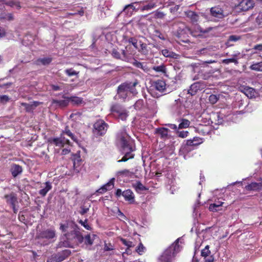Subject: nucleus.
<instances>
[{
	"mask_svg": "<svg viewBox=\"0 0 262 262\" xmlns=\"http://www.w3.org/2000/svg\"><path fill=\"white\" fill-rule=\"evenodd\" d=\"M125 108L119 104H113L111 107L112 113L115 116H118Z\"/></svg>",
	"mask_w": 262,
	"mask_h": 262,
	"instance_id": "obj_27",
	"label": "nucleus"
},
{
	"mask_svg": "<svg viewBox=\"0 0 262 262\" xmlns=\"http://www.w3.org/2000/svg\"><path fill=\"white\" fill-rule=\"evenodd\" d=\"M5 5L11 7H16L17 9L21 8L20 2L18 0H4Z\"/></svg>",
	"mask_w": 262,
	"mask_h": 262,
	"instance_id": "obj_32",
	"label": "nucleus"
},
{
	"mask_svg": "<svg viewBox=\"0 0 262 262\" xmlns=\"http://www.w3.org/2000/svg\"><path fill=\"white\" fill-rule=\"evenodd\" d=\"M210 11L211 15L214 17L222 19L225 16L224 10L221 6H215L211 8Z\"/></svg>",
	"mask_w": 262,
	"mask_h": 262,
	"instance_id": "obj_10",
	"label": "nucleus"
},
{
	"mask_svg": "<svg viewBox=\"0 0 262 262\" xmlns=\"http://www.w3.org/2000/svg\"><path fill=\"white\" fill-rule=\"evenodd\" d=\"M250 69L256 71H262V62L252 64L250 66Z\"/></svg>",
	"mask_w": 262,
	"mask_h": 262,
	"instance_id": "obj_39",
	"label": "nucleus"
},
{
	"mask_svg": "<svg viewBox=\"0 0 262 262\" xmlns=\"http://www.w3.org/2000/svg\"><path fill=\"white\" fill-rule=\"evenodd\" d=\"M218 97L215 95H211L209 97V100L212 104H215L218 101Z\"/></svg>",
	"mask_w": 262,
	"mask_h": 262,
	"instance_id": "obj_60",
	"label": "nucleus"
},
{
	"mask_svg": "<svg viewBox=\"0 0 262 262\" xmlns=\"http://www.w3.org/2000/svg\"><path fill=\"white\" fill-rule=\"evenodd\" d=\"M184 239L178 238L166 250H165V262H174L176 256L183 248Z\"/></svg>",
	"mask_w": 262,
	"mask_h": 262,
	"instance_id": "obj_1",
	"label": "nucleus"
},
{
	"mask_svg": "<svg viewBox=\"0 0 262 262\" xmlns=\"http://www.w3.org/2000/svg\"><path fill=\"white\" fill-rule=\"evenodd\" d=\"M154 86L157 91L162 93L164 92V81L157 80L154 82Z\"/></svg>",
	"mask_w": 262,
	"mask_h": 262,
	"instance_id": "obj_36",
	"label": "nucleus"
},
{
	"mask_svg": "<svg viewBox=\"0 0 262 262\" xmlns=\"http://www.w3.org/2000/svg\"><path fill=\"white\" fill-rule=\"evenodd\" d=\"M78 223L83 226L86 229L91 230L92 229L91 227L88 224V219H85L84 221L80 220Z\"/></svg>",
	"mask_w": 262,
	"mask_h": 262,
	"instance_id": "obj_52",
	"label": "nucleus"
},
{
	"mask_svg": "<svg viewBox=\"0 0 262 262\" xmlns=\"http://www.w3.org/2000/svg\"><path fill=\"white\" fill-rule=\"evenodd\" d=\"M168 128L165 127V143H167V146L166 150H167V152L168 155H172L174 150V146L173 145V143L174 141H172V143H171L170 144H168V142H171V138L168 137L167 135V133L166 134V132L167 133ZM174 139L172 138V140H173Z\"/></svg>",
	"mask_w": 262,
	"mask_h": 262,
	"instance_id": "obj_12",
	"label": "nucleus"
},
{
	"mask_svg": "<svg viewBox=\"0 0 262 262\" xmlns=\"http://www.w3.org/2000/svg\"><path fill=\"white\" fill-rule=\"evenodd\" d=\"M120 241L124 245L126 246L127 247L126 250L127 249H129V248L133 247L135 246L132 242L127 241L122 237L120 238Z\"/></svg>",
	"mask_w": 262,
	"mask_h": 262,
	"instance_id": "obj_47",
	"label": "nucleus"
},
{
	"mask_svg": "<svg viewBox=\"0 0 262 262\" xmlns=\"http://www.w3.org/2000/svg\"><path fill=\"white\" fill-rule=\"evenodd\" d=\"M48 141L51 143L59 147H63L64 142H66L67 144H70V142L69 140H66L64 141V139H61L60 138H50L48 140Z\"/></svg>",
	"mask_w": 262,
	"mask_h": 262,
	"instance_id": "obj_20",
	"label": "nucleus"
},
{
	"mask_svg": "<svg viewBox=\"0 0 262 262\" xmlns=\"http://www.w3.org/2000/svg\"><path fill=\"white\" fill-rule=\"evenodd\" d=\"M133 151H130V149L128 150L121 151L122 154H124V155L121 160L118 161V162H126L129 159L134 158L135 155L132 153Z\"/></svg>",
	"mask_w": 262,
	"mask_h": 262,
	"instance_id": "obj_29",
	"label": "nucleus"
},
{
	"mask_svg": "<svg viewBox=\"0 0 262 262\" xmlns=\"http://www.w3.org/2000/svg\"><path fill=\"white\" fill-rule=\"evenodd\" d=\"M194 128L195 132L203 136L208 134L211 131V127L206 125L200 124Z\"/></svg>",
	"mask_w": 262,
	"mask_h": 262,
	"instance_id": "obj_14",
	"label": "nucleus"
},
{
	"mask_svg": "<svg viewBox=\"0 0 262 262\" xmlns=\"http://www.w3.org/2000/svg\"><path fill=\"white\" fill-rule=\"evenodd\" d=\"M14 19L13 15L12 13H6L5 12L0 13V20L3 21L8 20L11 21Z\"/></svg>",
	"mask_w": 262,
	"mask_h": 262,
	"instance_id": "obj_37",
	"label": "nucleus"
},
{
	"mask_svg": "<svg viewBox=\"0 0 262 262\" xmlns=\"http://www.w3.org/2000/svg\"><path fill=\"white\" fill-rule=\"evenodd\" d=\"M56 236V231L54 229H46L39 231L36 235V238L42 241L46 245L50 240Z\"/></svg>",
	"mask_w": 262,
	"mask_h": 262,
	"instance_id": "obj_6",
	"label": "nucleus"
},
{
	"mask_svg": "<svg viewBox=\"0 0 262 262\" xmlns=\"http://www.w3.org/2000/svg\"><path fill=\"white\" fill-rule=\"evenodd\" d=\"M210 253L211 252L209 250V246L208 245L205 246V248L203 249L201 251V255L205 258H206L207 257H208Z\"/></svg>",
	"mask_w": 262,
	"mask_h": 262,
	"instance_id": "obj_46",
	"label": "nucleus"
},
{
	"mask_svg": "<svg viewBox=\"0 0 262 262\" xmlns=\"http://www.w3.org/2000/svg\"><path fill=\"white\" fill-rule=\"evenodd\" d=\"M249 191H259L262 189V182H252L245 187Z\"/></svg>",
	"mask_w": 262,
	"mask_h": 262,
	"instance_id": "obj_23",
	"label": "nucleus"
},
{
	"mask_svg": "<svg viewBox=\"0 0 262 262\" xmlns=\"http://www.w3.org/2000/svg\"><path fill=\"white\" fill-rule=\"evenodd\" d=\"M122 196L126 201L129 203H133L135 202V195L130 189H127L122 192Z\"/></svg>",
	"mask_w": 262,
	"mask_h": 262,
	"instance_id": "obj_19",
	"label": "nucleus"
},
{
	"mask_svg": "<svg viewBox=\"0 0 262 262\" xmlns=\"http://www.w3.org/2000/svg\"><path fill=\"white\" fill-rule=\"evenodd\" d=\"M4 198L7 203L10 206H14V205H16L18 203L17 194L13 192H11L9 194H5Z\"/></svg>",
	"mask_w": 262,
	"mask_h": 262,
	"instance_id": "obj_13",
	"label": "nucleus"
},
{
	"mask_svg": "<svg viewBox=\"0 0 262 262\" xmlns=\"http://www.w3.org/2000/svg\"><path fill=\"white\" fill-rule=\"evenodd\" d=\"M89 210V207H86L85 206H81L80 207V210L79 211V213L81 215H84L86 213H87Z\"/></svg>",
	"mask_w": 262,
	"mask_h": 262,
	"instance_id": "obj_63",
	"label": "nucleus"
},
{
	"mask_svg": "<svg viewBox=\"0 0 262 262\" xmlns=\"http://www.w3.org/2000/svg\"><path fill=\"white\" fill-rule=\"evenodd\" d=\"M222 62L223 63H225V64H229V63H231V62H233V63H234L236 64H238V63L237 60L236 59L234 58L223 59L222 60Z\"/></svg>",
	"mask_w": 262,
	"mask_h": 262,
	"instance_id": "obj_54",
	"label": "nucleus"
},
{
	"mask_svg": "<svg viewBox=\"0 0 262 262\" xmlns=\"http://www.w3.org/2000/svg\"><path fill=\"white\" fill-rule=\"evenodd\" d=\"M256 23L257 24L262 27V13H259L256 18Z\"/></svg>",
	"mask_w": 262,
	"mask_h": 262,
	"instance_id": "obj_64",
	"label": "nucleus"
},
{
	"mask_svg": "<svg viewBox=\"0 0 262 262\" xmlns=\"http://www.w3.org/2000/svg\"><path fill=\"white\" fill-rule=\"evenodd\" d=\"M152 69L156 72H161L164 73V64L162 63L159 66H154Z\"/></svg>",
	"mask_w": 262,
	"mask_h": 262,
	"instance_id": "obj_61",
	"label": "nucleus"
},
{
	"mask_svg": "<svg viewBox=\"0 0 262 262\" xmlns=\"http://www.w3.org/2000/svg\"><path fill=\"white\" fill-rule=\"evenodd\" d=\"M108 125L103 120H97L93 126V133L96 137L103 136L106 133Z\"/></svg>",
	"mask_w": 262,
	"mask_h": 262,
	"instance_id": "obj_5",
	"label": "nucleus"
},
{
	"mask_svg": "<svg viewBox=\"0 0 262 262\" xmlns=\"http://www.w3.org/2000/svg\"><path fill=\"white\" fill-rule=\"evenodd\" d=\"M71 229L70 232H68L64 234V236L68 241H73L77 244H81L84 241V237L82 233L79 230L78 226L75 224H71Z\"/></svg>",
	"mask_w": 262,
	"mask_h": 262,
	"instance_id": "obj_3",
	"label": "nucleus"
},
{
	"mask_svg": "<svg viewBox=\"0 0 262 262\" xmlns=\"http://www.w3.org/2000/svg\"><path fill=\"white\" fill-rule=\"evenodd\" d=\"M64 135L70 137L73 141L78 143V140L77 138L71 132L68 126H66L64 130H62L60 135V138L64 139V138L63 137Z\"/></svg>",
	"mask_w": 262,
	"mask_h": 262,
	"instance_id": "obj_22",
	"label": "nucleus"
},
{
	"mask_svg": "<svg viewBox=\"0 0 262 262\" xmlns=\"http://www.w3.org/2000/svg\"><path fill=\"white\" fill-rule=\"evenodd\" d=\"M10 100V98L7 95H0V103L6 104Z\"/></svg>",
	"mask_w": 262,
	"mask_h": 262,
	"instance_id": "obj_53",
	"label": "nucleus"
},
{
	"mask_svg": "<svg viewBox=\"0 0 262 262\" xmlns=\"http://www.w3.org/2000/svg\"><path fill=\"white\" fill-rule=\"evenodd\" d=\"M137 4L138 3L135 2L126 5L123 9V11L127 15H132L134 11H137L139 10V8H136L135 6V4Z\"/></svg>",
	"mask_w": 262,
	"mask_h": 262,
	"instance_id": "obj_26",
	"label": "nucleus"
},
{
	"mask_svg": "<svg viewBox=\"0 0 262 262\" xmlns=\"http://www.w3.org/2000/svg\"><path fill=\"white\" fill-rule=\"evenodd\" d=\"M177 134L178 137L182 138H185L188 136L189 133L187 131H184V130L179 131V130H178L177 132Z\"/></svg>",
	"mask_w": 262,
	"mask_h": 262,
	"instance_id": "obj_56",
	"label": "nucleus"
},
{
	"mask_svg": "<svg viewBox=\"0 0 262 262\" xmlns=\"http://www.w3.org/2000/svg\"><path fill=\"white\" fill-rule=\"evenodd\" d=\"M69 103V98H67L66 99H63V100H56V99H53L52 100V104H55L57 106L60 107H64L67 106Z\"/></svg>",
	"mask_w": 262,
	"mask_h": 262,
	"instance_id": "obj_31",
	"label": "nucleus"
},
{
	"mask_svg": "<svg viewBox=\"0 0 262 262\" xmlns=\"http://www.w3.org/2000/svg\"><path fill=\"white\" fill-rule=\"evenodd\" d=\"M165 57H172L173 58H177L178 55L173 52H169L167 50H165Z\"/></svg>",
	"mask_w": 262,
	"mask_h": 262,
	"instance_id": "obj_59",
	"label": "nucleus"
},
{
	"mask_svg": "<svg viewBox=\"0 0 262 262\" xmlns=\"http://www.w3.org/2000/svg\"><path fill=\"white\" fill-rule=\"evenodd\" d=\"M112 55L113 57L117 59L126 61L128 59L126 52L124 50H122L121 52L120 53L117 49H113L112 51Z\"/></svg>",
	"mask_w": 262,
	"mask_h": 262,
	"instance_id": "obj_11",
	"label": "nucleus"
},
{
	"mask_svg": "<svg viewBox=\"0 0 262 262\" xmlns=\"http://www.w3.org/2000/svg\"><path fill=\"white\" fill-rule=\"evenodd\" d=\"M242 91L249 98H252L255 94V90L250 87H245Z\"/></svg>",
	"mask_w": 262,
	"mask_h": 262,
	"instance_id": "obj_34",
	"label": "nucleus"
},
{
	"mask_svg": "<svg viewBox=\"0 0 262 262\" xmlns=\"http://www.w3.org/2000/svg\"><path fill=\"white\" fill-rule=\"evenodd\" d=\"M145 106V102L143 99H139L134 104V107L137 110H140Z\"/></svg>",
	"mask_w": 262,
	"mask_h": 262,
	"instance_id": "obj_40",
	"label": "nucleus"
},
{
	"mask_svg": "<svg viewBox=\"0 0 262 262\" xmlns=\"http://www.w3.org/2000/svg\"><path fill=\"white\" fill-rule=\"evenodd\" d=\"M96 237H97V235L95 234H92L91 235L90 234H89L85 236L83 241H84V243L86 245L91 246L93 245Z\"/></svg>",
	"mask_w": 262,
	"mask_h": 262,
	"instance_id": "obj_33",
	"label": "nucleus"
},
{
	"mask_svg": "<svg viewBox=\"0 0 262 262\" xmlns=\"http://www.w3.org/2000/svg\"><path fill=\"white\" fill-rule=\"evenodd\" d=\"M46 187L39 191V194L42 196L46 195L48 192L52 189V185L49 182L45 183Z\"/></svg>",
	"mask_w": 262,
	"mask_h": 262,
	"instance_id": "obj_35",
	"label": "nucleus"
},
{
	"mask_svg": "<svg viewBox=\"0 0 262 262\" xmlns=\"http://www.w3.org/2000/svg\"><path fill=\"white\" fill-rule=\"evenodd\" d=\"M69 101L70 100L74 104H80L82 102V99L78 97H72L69 98Z\"/></svg>",
	"mask_w": 262,
	"mask_h": 262,
	"instance_id": "obj_48",
	"label": "nucleus"
},
{
	"mask_svg": "<svg viewBox=\"0 0 262 262\" xmlns=\"http://www.w3.org/2000/svg\"><path fill=\"white\" fill-rule=\"evenodd\" d=\"M10 171L13 178H16L23 172V168L21 166L16 164H12L11 166Z\"/></svg>",
	"mask_w": 262,
	"mask_h": 262,
	"instance_id": "obj_17",
	"label": "nucleus"
},
{
	"mask_svg": "<svg viewBox=\"0 0 262 262\" xmlns=\"http://www.w3.org/2000/svg\"><path fill=\"white\" fill-rule=\"evenodd\" d=\"M190 121L188 120L183 119L179 125V128H186L190 125Z\"/></svg>",
	"mask_w": 262,
	"mask_h": 262,
	"instance_id": "obj_45",
	"label": "nucleus"
},
{
	"mask_svg": "<svg viewBox=\"0 0 262 262\" xmlns=\"http://www.w3.org/2000/svg\"><path fill=\"white\" fill-rule=\"evenodd\" d=\"M64 73L69 77H71L72 76H78L79 72H77V71L74 70L73 68H70V69L65 70Z\"/></svg>",
	"mask_w": 262,
	"mask_h": 262,
	"instance_id": "obj_42",
	"label": "nucleus"
},
{
	"mask_svg": "<svg viewBox=\"0 0 262 262\" xmlns=\"http://www.w3.org/2000/svg\"><path fill=\"white\" fill-rule=\"evenodd\" d=\"M128 41L129 43L132 44L135 48H138V40L136 38L130 37L128 39Z\"/></svg>",
	"mask_w": 262,
	"mask_h": 262,
	"instance_id": "obj_57",
	"label": "nucleus"
},
{
	"mask_svg": "<svg viewBox=\"0 0 262 262\" xmlns=\"http://www.w3.org/2000/svg\"><path fill=\"white\" fill-rule=\"evenodd\" d=\"M224 203L218 201L209 205V209L210 211L215 212L218 210L217 208L221 206Z\"/></svg>",
	"mask_w": 262,
	"mask_h": 262,
	"instance_id": "obj_38",
	"label": "nucleus"
},
{
	"mask_svg": "<svg viewBox=\"0 0 262 262\" xmlns=\"http://www.w3.org/2000/svg\"><path fill=\"white\" fill-rule=\"evenodd\" d=\"M145 249V247L143 246L142 243L141 242L139 243V245L137 247L136 249V251L139 254L142 255L144 252Z\"/></svg>",
	"mask_w": 262,
	"mask_h": 262,
	"instance_id": "obj_50",
	"label": "nucleus"
},
{
	"mask_svg": "<svg viewBox=\"0 0 262 262\" xmlns=\"http://www.w3.org/2000/svg\"><path fill=\"white\" fill-rule=\"evenodd\" d=\"M213 29L212 27H208L205 29H203L200 26H197L195 31H193L195 35L194 36H200L202 37L204 34L208 33Z\"/></svg>",
	"mask_w": 262,
	"mask_h": 262,
	"instance_id": "obj_21",
	"label": "nucleus"
},
{
	"mask_svg": "<svg viewBox=\"0 0 262 262\" xmlns=\"http://www.w3.org/2000/svg\"><path fill=\"white\" fill-rule=\"evenodd\" d=\"M73 223H67L66 224H60V230L62 232H64L65 233H67L68 232V228H69V227L70 226V227L71 228V224H72Z\"/></svg>",
	"mask_w": 262,
	"mask_h": 262,
	"instance_id": "obj_49",
	"label": "nucleus"
},
{
	"mask_svg": "<svg viewBox=\"0 0 262 262\" xmlns=\"http://www.w3.org/2000/svg\"><path fill=\"white\" fill-rule=\"evenodd\" d=\"M206 87V84L204 82L199 81L192 84L190 89L188 91V94L191 96L194 95L198 91H201Z\"/></svg>",
	"mask_w": 262,
	"mask_h": 262,
	"instance_id": "obj_9",
	"label": "nucleus"
},
{
	"mask_svg": "<svg viewBox=\"0 0 262 262\" xmlns=\"http://www.w3.org/2000/svg\"><path fill=\"white\" fill-rule=\"evenodd\" d=\"M190 34L192 36L195 35L193 32L186 27L184 24L180 23L176 33V36L179 41L185 43L190 42L189 38Z\"/></svg>",
	"mask_w": 262,
	"mask_h": 262,
	"instance_id": "obj_4",
	"label": "nucleus"
},
{
	"mask_svg": "<svg viewBox=\"0 0 262 262\" xmlns=\"http://www.w3.org/2000/svg\"><path fill=\"white\" fill-rule=\"evenodd\" d=\"M134 66L136 67L140 68L145 71L147 69L146 64L144 62H141L137 60H135L133 63Z\"/></svg>",
	"mask_w": 262,
	"mask_h": 262,
	"instance_id": "obj_41",
	"label": "nucleus"
},
{
	"mask_svg": "<svg viewBox=\"0 0 262 262\" xmlns=\"http://www.w3.org/2000/svg\"><path fill=\"white\" fill-rule=\"evenodd\" d=\"M71 254V252L69 249L64 250L58 252L55 256L56 259L58 262H61L68 258Z\"/></svg>",
	"mask_w": 262,
	"mask_h": 262,
	"instance_id": "obj_16",
	"label": "nucleus"
},
{
	"mask_svg": "<svg viewBox=\"0 0 262 262\" xmlns=\"http://www.w3.org/2000/svg\"><path fill=\"white\" fill-rule=\"evenodd\" d=\"M128 116V112L126 111V110L125 109L123 111L121 112V113L119 115H118V116H117V117L119 119H120L121 120L124 121V120H126Z\"/></svg>",
	"mask_w": 262,
	"mask_h": 262,
	"instance_id": "obj_51",
	"label": "nucleus"
},
{
	"mask_svg": "<svg viewBox=\"0 0 262 262\" xmlns=\"http://www.w3.org/2000/svg\"><path fill=\"white\" fill-rule=\"evenodd\" d=\"M52 60V58L50 57L38 58L35 60V64L37 66H48L51 63Z\"/></svg>",
	"mask_w": 262,
	"mask_h": 262,
	"instance_id": "obj_30",
	"label": "nucleus"
},
{
	"mask_svg": "<svg viewBox=\"0 0 262 262\" xmlns=\"http://www.w3.org/2000/svg\"><path fill=\"white\" fill-rule=\"evenodd\" d=\"M20 104L21 106H24L25 107V110L27 112H31L33 110V105L25 102H22L20 103Z\"/></svg>",
	"mask_w": 262,
	"mask_h": 262,
	"instance_id": "obj_55",
	"label": "nucleus"
},
{
	"mask_svg": "<svg viewBox=\"0 0 262 262\" xmlns=\"http://www.w3.org/2000/svg\"><path fill=\"white\" fill-rule=\"evenodd\" d=\"M126 85L128 92H130L134 95H136L138 93L137 90L135 87L139 84V82L137 80H136L134 82H125L124 83Z\"/></svg>",
	"mask_w": 262,
	"mask_h": 262,
	"instance_id": "obj_18",
	"label": "nucleus"
},
{
	"mask_svg": "<svg viewBox=\"0 0 262 262\" xmlns=\"http://www.w3.org/2000/svg\"><path fill=\"white\" fill-rule=\"evenodd\" d=\"M114 179H112L110 182L100 188L97 192L102 194L107 190H111L114 187Z\"/></svg>",
	"mask_w": 262,
	"mask_h": 262,
	"instance_id": "obj_24",
	"label": "nucleus"
},
{
	"mask_svg": "<svg viewBox=\"0 0 262 262\" xmlns=\"http://www.w3.org/2000/svg\"><path fill=\"white\" fill-rule=\"evenodd\" d=\"M126 86L124 83L120 84L118 87L117 94L118 97L123 100L125 99L128 96V91L126 89Z\"/></svg>",
	"mask_w": 262,
	"mask_h": 262,
	"instance_id": "obj_15",
	"label": "nucleus"
},
{
	"mask_svg": "<svg viewBox=\"0 0 262 262\" xmlns=\"http://www.w3.org/2000/svg\"><path fill=\"white\" fill-rule=\"evenodd\" d=\"M202 139L195 137L192 139L188 140L185 145L182 146L180 152V154H184L186 152L189 151V146H197L203 143Z\"/></svg>",
	"mask_w": 262,
	"mask_h": 262,
	"instance_id": "obj_7",
	"label": "nucleus"
},
{
	"mask_svg": "<svg viewBox=\"0 0 262 262\" xmlns=\"http://www.w3.org/2000/svg\"><path fill=\"white\" fill-rule=\"evenodd\" d=\"M186 16L190 19L193 24L196 23L199 19V16L195 12L192 11H187L185 12Z\"/></svg>",
	"mask_w": 262,
	"mask_h": 262,
	"instance_id": "obj_25",
	"label": "nucleus"
},
{
	"mask_svg": "<svg viewBox=\"0 0 262 262\" xmlns=\"http://www.w3.org/2000/svg\"><path fill=\"white\" fill-rule=\"evenodd\" d=\"M117 140L120 143L121 151H135L136 147L134 143L126 132L125 128L121 130L117 135Z\"/></svg>",
	"mask_w": 262,
	"mask_h": 262,
	"instance_id": "obj_2",
	"label": "nucleus"
},
{
	"mask_svg": "<svg viewBox=\"0 0 262 262\" xmlns=\"http://www.w3.org/2000/svg\"><path fill=\"white\" fill-rule=\"evenodd\" d=\"M254 6L253 0H242L236 6V8L241 11H246L253 8Z\"/></svg>",
	"mask_w": 262,
	"mask_h": 262,
	"instance_id": "obj_8",
	"label": "nucleus"
},
{
	"mask_svg": "<svg viewBox=\"0 0 262 262\" xmlns=\"http://www.w3.org/2000/svg\"><path fill=\"white\" fill-rule=\"evenodd\" d=\"M132 186L137 193H140L148 190V188L143 185L139 181H137L135 183H133Z\"/></svg>",
	"mask_w": 262,
	"mask_h": 262,
	"instance_id": "obj_28",
	"label": "nucleus"
},
{
	"mask_svg": "<svg viewBox=\"0 0 262 262\" xmlns=\"http://www.w3.org/2000/svg\"><path fill=\"white\" fill-rule=\"evenodd\" d=\"M141 52L143 54H147L148 53V50L147 49V46L145 43L141 44Z\"/></svg>",
	"mask_w": 262,
	"mask_h": 262,
	"instance_id": "obj_62",
	"label": "nucleus"
},
{
	"mask_svg": "<svg viewBox=\"0 0 262 262\" xmlns=\"http://www.w3.org/2000/svg\"><path fill=\"white\" fill-rule=\"evenodd\" d=\"M154 35L155 36V37H158L161 39H164V35L159 30L156 29L154 31Z\"/></svg>",
	"mask_w": 262,
	"mask_h": 262,
	"instance_id": "obj_58",
	"label": "nucleus"
},
{
	"mask_svg": "<svg viewBox=\"0 0 262 262\" xmlns=\"http://www.w3.org/2000/svg\"><path fill=\"white\" fill-rule=\"evenodd\" d=\"M156 6V5L155 4V2H150L149 3H148L147 4L144 5L142 8H141V10L142 11H144V10H151L154 8H155Z\"/></svg>",
	"mask_w": 262,
	"mask_h": 262,
	"instance_id": "obj_44",
	"label": "nucleus"
},
{
	"mask_svg": "<svg viewBox=\"0 0 262 262\" xmlns=\"http://www.w3.org/2000/svg\"><path fill=\"white\" fill-rule=\"evenodd\" d=\"M118 173L120 176H124L125 177H128L132 178L134 175V173L130 171L128 169H124L121 171H118Z\"/></svg>",
	"mask_w": 262,
	"mask_h": 262,
	"instance_id": "obj_43",
	"label": "nucleus"
}]
</instances>
